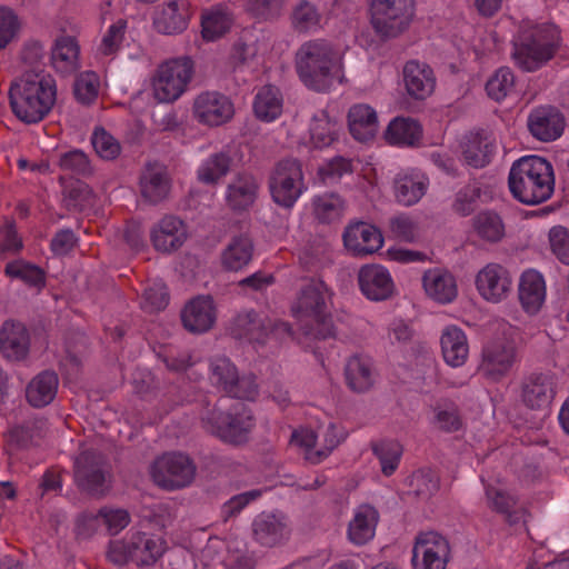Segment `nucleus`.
<instances>
[{"mask_svg":"<svg viewBox=\"0 0 569 569\" xmlns=\"http://www.w3.org/2000/svg\"><path fill=\"white\" fill-rule=\"evenodd\" d=\"M290 311L298 326L295 331L288 323L280 322L267 332L266 323L254 312L248 311L236 318L232 332L238 338L259 343L269 337L279 340L290 338L305 348H311V340L333 337L331 291L322 280H309L292 301Z\"/></svg>","mask_w":569,"mask_h":569,"instance_id":"f257e3e1","label":"nucleus"},{"mask_svg":"<svg viewBox=\"0 0 569 569\" xmlns=\"http://www.w3.org/2000/svg\"><path fill=\"white\" fill-rule=\"evenodd\" d=\"M346 49L325 39L302 43L295 56V68L300 81L309 89L326 92L342 84Z\"/></svg>","mask_w":569,"mask_h":569,"instance_id":"f03ea898","label":"nucleus"},{"mask_svg":"<svg viewBox=\"0 0 569 569\" xmlns=\"http://www.w3.org/2000/svg\"><path fill=\"white\" fill-rule=\"evenodd\" d=\"M57 100L54 78L44 72H27L10 88V104L18 119L26 123L41 121Z\"/></svg>","mask_w":569,"mask_h":569,"instance_id":"7ed1b4c3","label":"nucleus"},{"mask_svg":"<svg viewBox=\"0 0 569 569\" xmlns=\"http://www.w3.org/2000/svg\"><path fill=\"white\" fill-rule=\"evenodd\" d=\"M509 189L525 204H539L551 198L555 190V173L550 162L538 156H526L517 160L509 172Z\"/></svg>","mask_w":569,"mask_h":569,"instance_id":"20e7f679","label":"nucleus"},{"mask_svg":"<svg viewBox=\"0 0 569 569\" xmlns=\"http://www.w3.org/2000/svg\"><path fill=\"white\" fill-rule=\"evenodd\" d=\"M560 46V30L556 24L523 20L515 40L513 59L519 68L535 71L551 60Z\"/></svg>","mask_w":569,"mask_h":569,"instance_id":"39448f33","label":"nucleus"},{"mask_svg":"<svg viewBox=\"0 0 569 569\" xmlns=\"http://www.w3.org/2000/svg\"><path fill=\"white\" fill-rule=\"evenodd\" d=\"M194 74V63L187 56L160 62L150 76V92L160 103H172L188 90Z\"/></svg>","mask_w":569,"mask_h":569,"instance_id":"423d86ee","label":"nucleus"},{"mask_svg":"<svg viewBox=\"0 0 569 569\" xmlns=\"http://www.w3.org/2000/svg\"><path fill=\"white\" fill-rule=\"evenodd\" d=\"M166 550L167 542L162 537L137 531L110 541L107 558L118 566L132 562L138 567H149L153 566Z\"/></svg>","mask_w":569,"mask_h":569,"instance_id":"0eeeda50","label":"nucleus"},{"mask_svg":"<svg viewBox=\"0 0 569 569\" xmlns=\"http://www.w3.org/2000/svg\"><path fill=\"white\" fill-rule=\"evenodd\" d=\"M370 23L381 39L407 32L416 17V0H370Z\"/></svg>","mask_w":569,"mask_h":569,"instance_id":"6e6552de","label":"nucleus"},{"mask_svg":"<svg viewBox=\"0 0 569 569\" xmlns=\"http://www.w3.org/2000/svg\"><path fill=\"white\" fill-rule=\"evenodd\" d=\"M345 438V430L336 423L329 422L326 426L319 427L317 431L309 428L295 430L290 439V445L301 450L307 461L319 463L326 459Z\"/></svg>","mask_w":569,"mask_h":569,"instance_id":"1a4fd4ad","label":"nucleus"},{"mask_svg":"<svg viewBox=\"0 0 569 569\" xmlns=\"http://www.w3.org/2000/svg\"><path fill=\"white\" fill-rule=\"evenodd\" d=\"M269 191L274 203L292 208L307 191L300 162L290 159L280 161L271 172Z\"/></svg>","mask_w":569,"mask_h":569,"instance_id":"9d476101","label":"nucleus"},{"mask_svg":"<svg viewBox=\"0 0 569 569\" xmlns=\"http://www.w3.org/2000/svg\"><path fill=\"white\" fill-rule=\"evenodd\" d=\"M208 431L230 443L247 440L254 426V420L244 403L237 401L230 412L214 409L204 420Z\"/></svg>","mask_w":569,"mask_h":569,"instance_id":"9b49d317","label":"nucleus"},{"mask_svg":"<svg viewBox=\"0 0 569 569\" xmlns=\"http://www.w3.org/2000/svg\"><path fill=\"white\" fill-rule=\"evenodd\" d=\"M451 560V545L437 531L419 532L411 550L412 569H447Z\"/></svg>","mask_w":569,"mask_h":569,"instance_id":"f8f14e48","label":"nucleus"},{"mask_svg":"<svg viewBox=\"0 0 569 569\" xmlns=\"http://www.w3.org/2000/svg\"><path fill=\"white\" fill-rule=\"evenodd\" d=\"M191 112L198 123L218 128L233 119L236 107L229 96L216 90H206L194 96Z\"/></svg>","mask_w":569,"mask_h":569,"instance_id":"ddd939ff","label":"nucleus"},{"mask_svg":"<svg viewBox=\"0 0 569 569\" xmlns=\"http://www.w3.org/2000/svg\"><path fill=\"white\" fill-rule=\"evenodd\" d=\"M475 288L478 296L487 303L499 305L512 293V276L510 270L498 262H488L475 274Z\"/></svg>","mask_w":569,"mask_h":569,"instance_id":"4468645a","label":"nucleus"},{"mask_svg":"<svg viewBox=\"0 0 569 569\" xmlns=\"http://www.w3.org/2000/svg\"><path fill=\"white\" fill-rule=\"evenodd\" d=\"M196 468L188 456L178 452L164 453L151 466L153 481L164 489L173 490L191 483Z\"/></svg>","mask_w":569,"mask_h":569,"instance_id":"2eb2a0df","label":"nucleus"},{"mask_svg":"<svg viewBox=\"0 0 569 569\" xmlns=\"http://www.w3.org/2000/svg\"><path fill=\"white\" fill-rule=\"evenodd\" d=\"M517 298L521 310L527 316H538L546 307L548 298L545 276L533 268L523 270L518 279Z\"/></svg>","mask_w":569,"mask_h":569,"instance_id":"dca6fc26","label":"nucleus"},{"mask_svg":"<svg viewBox=\"0 0 569 569\" xmlns=\"http://www.w3.org/2000/svg\"><path fill=\"white\" fill-rule=\"evenodd\" d=\"M211 381L234 398L253 400L257 385L252 377L238 378L237 370L229 359L219 357L212 360Z\"/></svg>","mask_w":569,"mask_h":569,"instance_id":"f3484780","label":"nucleus"},{"mask_svg":"<svg viewBox=\"0 0 569 569\" xmlns=\"http://www.w3.org/2000/svg\"><path fill=\"white\" fill-rule=\"evenodd\" d=\"M426 297L438 305H450L459 295L456 276L440 267L427 269L421 277Z\"/></svg>","mask_w":569,"mask_h":569,"instance_id":"a211bd4d","label":"nucleus"},{"mask_svg":"<svg viewBox=\"0 0 569 569\" xmlns=\"http://www.w3.org/2000/svg\"><path fill=\"white\" fill-rule=\"evenodd\" d=\"M361 293L371 301H382L395 293V282L389 270L381 264H366L358 272Z\"/></svg>","mask_w":569,"mask_h":569,"instance_id":"6ab92c4d","label":"nucleus"},{"mask_svg":"<svg viewBox=\"0 0 569 569\" xmlns=\"http://www.w3.org/2000/svg\"><path fill=\"white\" fill-rule=\"evenodd\" d=\"M402 80L406 92L416 100H425L430 97L437 83L432 68L419 60H409L405 63Z\"/></svg>","mask_w":569,"mask_h":569,"instance_id":"aec40b11","label":"nucleus"},{"mask_svg":"<svg viewBox=\"0 0 569 569\" xmlns=\"http://www.w3.org/2000/svg\"><path fill=\"white\" fill-rule=\"evenodd\" d=\"M428 188V177L418 169L401 170L393 178V197L401 206L410 207L418 203Z\"/></svg>","mask_w":569,"mask_h":569,"instance_id":"412c9836","label":"nucleus"},{"mask_svg":"<svg viewBox=\"0 0 569 569\" xmlns=\"http://www.w3.org/2000/svg\"><path fill=\"white\" fill-rule=\"evenodd\" d=\"M346 249L355 256H367L378 251L383 237L378 228L367 222L350 223L343 232Z\"/></svg>","mask_w":569,"mask_h":569,"instance_id":"4be33fe9","label":"nucleus"},{"mask_svg":"<svg viewBox=\"0 0 569 569\" xmlns=\"http://www.w3.org/2000/svg\"><path fill=\"white\" fill-rule=\"evenodd\" d=\"M441 357L450 368H461L469 360L470 346L468 336L457 325L446 326L439 338Z\"/></svg>","mask_w":569,"mask_h":569,"instance_id":"5701e85b","label":"nucleus"},{"mask_svg":"<svg viewBox=\"0 0 569 569\" xmlns=\"http://www.w3.org/2000/svg\"><path fill=\"white\" fill-rule=\"evenodd\" d=\"M516 360V348L512 343L492 341L482 350L479 370L486 377L497 380L503 377Z\"/></svg>","mask_w":569,"mask_h":569,"instance_id":"b1692460","label":"nucleus"},{"mask_svg":"<svg viewBox=\"0 0 569 569\" xmlns=\"http://www.w3.org/2000/svg\"><path fill=\"white\" fill-rule=\"evenodd\" d=\"M351 137L359 142H371L379 133L380 121L376 109L368 103H355L347 113Z\"/></svg>","mask_w":569,"mask_h":569,"instance_id":"393cba45","label":"nucleus"},{"mask_svg":"<svg viewBox=\"0 0 569 569\" xmlns=\"http://www.w3.org/2000/svg\"><path fill=\"white\" fill-rule=\"evenodd\" d=\"M74 478L83 490L93 495L102 493L106 489V476L100 457L94 452H81L74 460Z\"/></svg>","mask_w":569,"mask_h":569,"instance_id":"a878e982","label":"nucleus"},{"mask_svg":"<svg viewBox=\"0 0 569 569\" xmlns=\"http://www.w3.org/2000/svg\"><path fill=\"white\" fill-rule=\"evenodd\" d=\"M188 238L184 222L176 217H163L150 231L157 251L171 252L179 249Z\"/></svg>","mask_w":569,"mask_h":569,"instance_id":"bb28decb","label":"nucleus"},{"mask_svg":"<svg viewBox=\"0 0 569 569\" xmlns=\"http://www.w3.org/2000/svg\"><path fill=\"white\" fill-rule=\"evenodd\" d=\"M378 510L370 505H360L353 512L347 528V539L355 546H363L376 536L379 522Z\"/></svg>","mask_w":569,"mask_h":569,"instance_id":"cd10ccee","label":"nucleus"},{"mask_svg":"<svg viewBox=\"0 0 569 569\" xmlns=\"http://www.w3.org/2000/svg\"><path fill=\"white\" fill-rule=\"evenodd\" d=\"M528 127L533 137L541 141H552L559 138L565 129V119L555 108L542 107L529 116Z\"/></svg>","mask_w":569,"mask_h":569,"instance_id":"c85d7f7f","label":"nucleus"},{"mask_svg":"<svg viewBox=\"0 0 569 569\" xmlns=\"http://www.w3.org/2000/svg\"><path fill=\"white\" fill-rule=\"evenodd\" d=\"M50 61L52 68L60 74L69 76L77 72L80 67V46L72 36H60L56 39Z\"/></svg>","mask_w":569,"mask_h":569,"instance_id":"c756f323","label":"nucleus"},{"mask_svg":"<svg viewBox=\"0 0 569 569\" xmlns=\"http://www.w3.org/2000/svg\"><path fill=\"white\" fill-rule=\"evenodd\" d=\"M216 307L209 296L192 299L182 311V322L191 332H204L216 321Z\"/></svg>","mask_w":569,"mask_h":569,"instance_id":"7c9ffc66","label":"nucleus"},{"mask_svg":"<svg viewBox=\"0 0 569 569\" xmlns=\"http://www.w3.org/2000/svg\"><path fill=\"white\" fill-rule=\"evenodd\" d=\"M253 533L261 545L273 547L289 537L290 528L283 516L262 513L253 521Z\"/></svg>","mask_w":569,"mask_h":569,"instance_id":"2f4dec72","label":"nucleus"},{"mask_svg":"<svg viewBox=\"0 0 569 569\" xmlns=\"http://www.w3.org/2000/svg\"><path fill=\"white\" fill-rule=\"evenodd\" d=\"M189 9L184 1H170L154 14V28L164 34L180 33L188 27Z\"/></svg>","mask_w":569,"mask_h":569,"instance_id":"473e14b6","label":"nucleus"},{"mask_svg":"<svg viewBox=\"0 0 569 569\" xmlns=\"http://www.w3.org/2000/svg\"><path fill=\"white\" fill-rule=\"evenodd\" d=\"M495 150V139L480 132H470L461 142V152L465 161L475 168L487 166Z\"/></svg>","mask_w":569,"mask_h":569,"instance_id":"72a5a7b5","label":"nucleus"},{"mask_svg":"<svg viewBox=\"0 0 569 569\" xmlns=\"http://www.w3.org/2000/svg\"><path fill=\"white\" fill-rule=\"evenodd\" d=\"M555 396L553 385L547 375H531L522 385L521 398L532 409L547 408Z\"/></svg>","mask_w":569,"mask_h":569,"instance_id":"f704fd0d","label":"nucleus"},{"mask_svg":"<svg viewBox=\"0 0 569 569\" xmlns=\"http://www.w3.org/2000/svg\"><path fill=\"white\" fill-rule=\"evenodd\" d=\"M310 208L312 217L318 222L330 224L343 218L347 201L336 192H323L312 197Z\"/></svg>","mask_w":569,"mask_h":569,"instance_id":"c9c22d12","label":"nucleus"},{"mask_svg":"<svg viewBox=\"0 0 569 569\" xmlns=\"http://www.w3.org/2000/svg\"><path fill=\"white\" fill-rule=\"evenodd\" d=\"M259 183L251 174H239L228 186L226 200L232 210H247L258 196Z\"/></svg>","mask_w":569,"mask_h":569,"instance_id":"e433bc0d","label":"nucleus"},{"mask_svg":"<svg viewBox=\"0 0 569 569\" xmlns=\"http://www.w3.org/2000/svg\"><path fill=\"white\" fill-rule=\"evenodd\" d=\"M252 109L254 116L263 122L277 120L283 109V97L280 89L272 84L258 88L253 98Z\"/></svg>","mask_w":569,"mask_h":569,"instance_id":"4c0bfd02","label":"nucleus"},{"mask_svg":"<svg viewBox=\"0 0 569 569\" xmlns=\"http://www.w3.org/2000/svg\"><path fill=\"white\" fill-rule=\"evenodd\" d=\"M348 387L356 392L368 391L376 382V370L369 357H351L345 370Z\"/></svg>","mask_w":569,"mask_h":569,"instance_id":"58836bf2","label":"nucleus"},{"mask_svg":"<svg viewBox=\"0 0 569 569\" xmlns=\"http://www.w3.org/2000/svg\"><path fill=\"white\" fill-rule=\"evenodd\" d=\"M0 349L8 359L20 360L24 358L29 349V337L24 326L6 322L0 331Z\"/></svg>","mask_w":569,"mask_h":569,"instance_id":"ea45409f","label":"nucleus"},{"mask_svg":"<svg viewBox=\"0 0 569 569\" xmlns=\"http://www.w3.org/2000/svg\"><path fill=\"white\" fill-rule=\"evenodd\" d=\"M140 190L150 202L164 199L169 192V179L166 169L160 164H149L140 178Z\"/></svg>","mask_w":569,"mask_h":569,"instance_id":"a19ab883","label":"nucleus"},{"mask_svg":"<svg viewBox=\"0 0 569 569\" xmlns=\"http://www.w3.org/2000/svg\"><path fill=\"white\" fill-rule=\"evenodd\" d=\"M252 253L253 244L249 237H234L221 252V266L229 271H239L249 264Z\"/></svg>","mask_w":569,"mask_h":569,"instance_id":"79ce46f5","label":"nucleus"},{"mask_svg":"<svg viewBox=\"0 0 569 569\" xmlns=\"http://www.w3.org/2000/svg\"><path fill=\"white\" fill-rule=\"evenodd\" d=\"M58 377L54 372L43 371L36 376L27 386L26 397L33 407H44L56 397Z\"/></svg>","mask_w":569,"mask_h":569,"instance_id":"37998d69","label":"nucleus"},{"mask_svg":"<svg viewBox=\"0 0 569 569\" xmlns=\"http://www.w3.org/2000/svg\"><path fill=\"white\" fill-rule=\"evenodd\" d=\"M422 137L420 123L411 118L398 117L390 121L385 132L386 140L393 146H415Z\"/></svg>","mask_w":569,"mask_h":569,"instance_id":"c03bdc74","label":"nucleus"},{"mask_svg":"<svg viewBox=\"0 0 569 569\" xmlns=\"http://www.w3.org/2000/svg\"><path fill=\"white\" fill-rule=\"evenodd\" d=\"M340 127L327 112H318L311 120L309 127V144L316 149H323L331 146L339 134Z\"/></svg>","mask_w":569,"mask_h":569,"instance_id":"a18cd8bd","label":"nucleus"},{"mask_svg":"<svg viewBox=\"0 0 569 569\" xmlns=\"http://www.w3.org/2000/svg\"><path fill=\"white\" fill-rule=\"evenodd\" d=\"M231 159L226 152H218L206 158L197 169L199 181L214 184L230 171Z\"/></svg>","mask_w":569,"mask_h":569,"instance_id":"49530a36","label":"nucleus"},{"mask_svg":"<svg viewBox=\"0 0 569 569\" xmlns=\"http://www.w3.org/2000/svg\"><path fill=\"white\" fill-rule=\"evenodd\" d=\"M99 520L106 525L111 535H116L124 529L130 522L129 513L123 509L102 508L98 515H86L81 519L83 527L94 529Z\"/></svg>","mask_w":569,"mask_h":569,"instance_id":"de8ad7c7","label":"nucleus"},{"mask_svg":"<svg viewBox=\"0 0 569 569\" xmlns=\"http://www.w3.org/2000/svg\"><path fill=\"white\" fill-rule=\"evenodd\" d=\"M232 18L222 7L214 8L202 16V36L207 40H216L231 27Z\"/></svg>","mask_w":569,"mask_h":569,"instance_id":"09e8293b","label":"nucleus"},{"mask_svg":"<svg viewBox=\"0 0 569 569\" xmlns=\"http://www.w3.org/2000/svg\"><path fill=\"white\" fill-rule=\"evenodd\" d=\"M478 237L488 242H497L505 236V224L501 218L491 211L480 212L473 221Z\"/></svg>","mask_w":569,"mask_h":569,"instance_id":"8fccbe9b","label":"nucleus"},{"mask_svg":"<svg viewBox=\"0 0 569 569\" xmlns=\"http://www.w3.org/2000/svg\"><path fill=\"white\" fill-rule=\"evenodd\" d=\"M372 450L380 461L382 473L391 476L399 466L402 446L395 440H381L373 445Z\"/></svg>","mask_w":569,"mask_h":569,"instance_id":"3c124183","label":"nucleus"},{"mask_svg":"<svg viewBox=\"0 0 569 569\" xmlns=\"http://www.w3.org/2000/svg\"><path fill=\"white\" fill-rule=\"evenodd\" d=\"M352 172V162L343 157H335L319 166L318 180L326 186L338 183L345 176Z\"/></svg>","mask_w":569,"mask_h":569,"instance_id":"603ef678","label":"nucleus"},{"mask_svg":"<svg viewBox=\"0 0 569 569\" xmlns=\"http://www.w3.org/2000/svg\"><path fill=\"white\" fill-rule=\"evenodd\" d=\"M127 31V21L124 19H118L112 22L101 37V41L98 46V53L101 56H112L117 53L124 40Z\"/></svg>","mask_w":569,"mask_h":569,"instance_id":"864d4df0","label":"nucleus"},{"mask_svg":"<svg viewBox=\"0 0 569 569\" xmlns=\"http://www.w3.org/2000/svg\"><path fill=\"white\" fill-rule=\"evenodd\" d=\"M513 84L515 77L512 71L507 67H502L488 79L486 91L491 99L501 101L511 92Z\"/></svg>","mask_w":569,"mask_h":569,"instance_id":"5fc2aeb1","label":"nucleus"},{"mask_svg":"<svg viewBox=\"0 0 569 569\" xmlns=\"http://www.w3.org/2000/svg\"><path fill=\"white\" fill-rule=\"evenodd\" d=\"M292 24L302 32L313 31L321 26V16L313 4L301 1L293 10Z\"/></svg>","mask_w":569,"mask_h":569,"instance_id":"6e6d98bb","label":"nucleus"},{"mask_svg":"<svg viewBox=\"0 0 569 569\" xmlns=\"http://www.w3.org/2000/svg\"><path fill=\"white\" fill-rule=\"evenodd\" d=\"M91 142L97 154L104 160H113L121 152L119 141L103 128L94 130Z\"/></svg>","mask_w":569,"mask_h":569,"instance_id":"4d7b16f0","label":"nucleus"},{"mask_svg":"<svg viewBox=\"0 0 569 569\" xmlns=\"http://www.w3.org/2000/svg\"><path fill=\"white\" fill-rule=\"evenodd\" d=\"M6 273L11 278L21 279L30 286L39 288L44 284L43 271L40 268L23 261L8 263L6 267Z\"/></svg>","mask_w":569,"mask_h":569,"instance_id":"13d9d810","label":"nucleus"},{"mask_svg":"<svg viewBox=\"0 0 569 569\" xmlns=\"http://www.w3.org/2000/svg\"><path fill=\"white\" fill-rule=\"evenodd\" d=\"M222 561L228 568L250 569L253 566V559L248 555L246 543L239 539L228 542L227 555Z\"/></svg>","mask_w":569,"mask_h":569,"instance_id":"bf43d9fd","label":"nucleus"},{"mask_svg":"<svg viewBox=\"0 0 569 569\" xmlns=\"http://www.w3.org/2000/svg\"><path fill=\"white\" fill-rule=\"evenodd\" d=\"M20 21L16 12L0 6V50L4 49L17 36Z\"/></svg>","mask_w":569,"mask_h":569,"instance_id":"052dcab7","label":"nucleus"},{"mask_svg":"<svg viewBox=\"0 0 569 569\" xmlns=\"http://www.w3.org/2000/svg\"><path fill=\"white\" fill-rule=\"evenodd\" d=\"M99 91V77L94 72H83L74 84V94L82 103L92 102Z\"/></svg>","mask_w":569,"mask_h":569,"instance_id":"680f3d73","label":"nucleus"},{"mask_svg":"<svg viewBox=\"0 0 569 569\" xmlns=\"http://www.w3.org/2000/svg\"><path fill=\"white\" fill-rule=\"evenodd\" d=\"M549 244L557 259L565 264H569V230L561 226L551 228Z\"/></svg>","mask_w":569,"mask_h":569,"instance_id":"e2e57ef3","label":"nucleus"},{"mask_svg":"<svg viewBox=\"0 0 569 569\" xmlns=\"http://www.w3.org/2000/svg\"><path fill=\"white\" fill-rule=\"evenodd\" d=\"M59 166L62 170L74 174H87L90 172V162L87 154L77 149L61 154Z\"/></svg>","mask_w":569,"mask_h":569,"instance_id":"0e129e2a","label":"nucleus"},{"mask_svg":"<svg viewBox=\"0 0 569 569\" xmlns=\"http://www.w3.org/2000/svg\"><path fill=\"white\" fill-rule=\"evenodd\" d=\"M168 292L162 282H154L144 290L142 308L153 312L166 308L168 305Z\"/></svg>","mask_w":569,"mask_h":569,"instance_id":"69168bd1","label":"nucleus"},{"mask_svg":"<svg viewBox=\"0 0 569 569\" xmlns=\"http://www.w3.org/2000/svg\"><path fill=\"white\" fill-rule=\"evenodd\" d=\"M486 495L490 506L495 510L506 515L511 520V511L517 505L516 498L505 490L496 487H487Z\"/></svg>","mask_w":569,"mask_h":569,"instance_id":"338daca9","label":"nucleus"},{"mask_svg":"<svg viewBox=\"0 0 569 569\" xmlns=\"http://www.w3.org/2000/svg\"><path fill=\"white\" fill-rule=\"evenodd\" d=\"M390 229L393 236L403 241H413L418 237L416 221L406 214L397 216L390 221Z\"/></svg>","mask_w":569,"mask_h":569,"instance_id":"774afa93","label":"nucleus"}]
</instances>
